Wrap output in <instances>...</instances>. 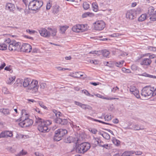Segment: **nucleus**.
<instances>
[{"instance_id": "1", "label": "nucleus", "mask_w": 156, "mask_h": 156, "mask_svg": "<svg viewBox=\"0 0 156 156\" xmlns=\"http://www.w3.org/2000/svg\"><path fill=\"white\" fill-rule=\"evenodd\" d=\"M35 122L37 125L38 130L41 132H48V126L51 124V121H45L39 117L36 118Z\"/></svg>"}, {"instance_id": "2", "label": "nucleus", "mask_w": 156, "mask_h": 156, "mask_svg": "<svg viewBox=\"0 0 156 156\" xmlns=\"http://www.w3.org/2000/svg\"><path fill=\"white\" fill-rule=\"evenodd\" d=\"M90 147V144L88 142H83L76 144V151L79 154H84L89 150Z\"/></svg>"}, {"instance_id": "3", "label": "nucleus", "mask_w": 156, "mask_h": 156, "mask_svg": "<svg viewBox=\"0 0 156 156\" xmlns=\"http://www.w3.org/2000/svg\"><path fill=\"white\" fill-rule=\"evenodd\" d=\"M89 28V26L87 24H78L73 26L72 28V30L75 33H80L85 32Z\"/></svg>"}, {"instance_id": "4", "label": "nucleus", "mask_w": 156, "mask_h": 156, "mask_svg": "<svg viewBox=\"0 0 156 156\" xmlns=\"http://www.w3.org/2000/svg\"><path fill=\"white\" fill-rule=\"evenodd\" d=\"M43 4V2L41 1L32 0L29 2L28 7L30 10L36 11L40 9Z\"/></svg>"}, {"instance_id": "5", "label": "nucleus", "mask_w": 156, "mask_h": 156, "mask_svg": "<svg viewBox=\"0 0 156 156\" xmlns=\"http://www.w3.org/2000/svg\"><path fill=\"white\" fill-rule=\"evenodd\" d=\"M106 24L102 20H98L93 23V29L97 31H100L103 30L105 27Z\"/></svg>"}, {"instance_id": "6", "label": "nucleus", "mask_w": 156, "mask_h": 156, "mask_svg": "<svg viewBox=\"0 0 156 156\" xmlns=\"http://www.w3.org/2000/svg\"><path fill=\"white\" fill-rule=\"evenodd\" d=\"M22 120L19 123V125L22 127H27L32 125L33 123V120L29 118L26 117L24 119H18L15 120L16 122H19Z\"/></svg>"}, {"instance_id": "7", "label": "nucleus", "mask_w": 156, "mask_h": 156, "mask_svg": "<svg viewBox=\"0 0 156 156\" xmlns=\"http://www.w3.org/2000/svg\"><path fill=\"white\" fill-rule=\"evenodd\" d=\"M67 133V131L66 129H58L55 132L54 139L55 141H59L61 140Z\"/></svg>"}, {"instance_id": "8", "label": "nucleus", "mask_w": 156, "mask_h": 156, "mask_svg": "<svg viewBox=\"0 0 156 156\" xmlns=\"http://www.w3.org/2000/svg\"><path fill=\"white\" fill-rule=\"evenodd\" d=\"M38 83L37 80L35 79L32 80L27 90H31L33 93H37L39 88Z\"/></svg>"}, {"instance_id": "9", "label": "nucleus", "mask_w": 156, "mask_h": 156, "mask_svg": "<svg viewBox=\"0 0 156 156\" xmlns=\"http://www.w3.org/2000/svg\"><path fill=\"white\" fill-rule=\"evenodd\" d=\"M154 87H146L143 88L141 93V96L147 97L151 95H154Z\"/></svg>"}, {"instance_id": "10", "label": "nucleus", "mask_w": 156, "mask_h": 156, "mask_svg": "<svg viewBox=\"0 0 156 156\" xmlns=\"http://www.w3.org/2000/svg\"><path fill=\"white\" fill-rule=\"evenodd\" d=\"M20 43L13 40L10 42L8 46L9 50L11 51H19Z\"/></svg>"}, {"instance_id": "11", "label": "nucleus", "mask_w": 156, "mask_h": 156, "mask_svg": "<svg viewBox=\"0 0 156 156\" xmlns=\"http://www.w3.org/2000/svg\"><path fill=\"white\" fill-rule=\"evenodd\" d=\"M32 49V46L30 45L27 43L23 44L20 48L19 51L27 53H30Z\"/></svg>"}, {"instance_id": "12", "label": "nucleus", "mask_w": 156, "mask_h": 156, "mask_svg": "<svg viewBox=\"0 0 156 156\" xmlns=\"http://www.w3.org/2000/svg\"><path fill=\"white\" fill-rule=\"evenodd\" d=\"M13 136V132L10 131H3L0 133V138H7L12 137Z\"/></svg>"}, {"instance_id": "13", "label": "nucleus", "mask_w": 156, "mask_h": 156, "mask_svg": "<svg viewBox=\"0 0 156 156\" xmlns=\"http://www.w3.org/2000/svg\"><path fill=\"white\" fill-rule=\"evenodd\" d=\"M136 12L134 10H128L126 14V18L130 20L133 19L136 16Z\"/></svg>"}, {"instance_id": "14", "label": "nucleus", "mask_w": 156, "mask_h": 156, "mask_svg": "<svg viewBox=\"0 0 156 156\" xmlns=\"http://www.w3.org/2000/svg\"><path fill=\"white\" fill-rule=\"evenodd\" d=\"M152 62V60L147 58H145L140 59V65L146 66H148L150 65Z\"/></svg>"}, {"instance_id": "15", "label": "nucleus", "mask_w": 156, "mask_h": 156, "mask_svg": "<svg viewBox=\"0 0 156 156\" xmlns=\"http://www.w3.org/2000/svg\"><path fill=\"white\" fill-rule=\"evenodd\" d=\"M69 76L75 78H80L81 77L84 76L83 78V79L86 78V75L83 73L80 72H74L69 75Z\"/></svg>"}, {"instance_id": "16", "label": "nucleus", "mask_w": 156, "mask_h": 156, "mask_svg": "<svg viewBox=\"0 0 156 156\" xmlns=\"http://www.w3.org/2000/svg\"><path fill=\"white\" fill-rule=\"evenodd\" d=\"M40 35L44 37H49L50 36V33L45 28H41L39 30Z\"/></svg>"}, {"instance_id": "17", "label": "nucleus", "mask_w": 156, "mask_h": 156, "mask_svg": "<svg viewBox=\"0 0 156 156\" xmlns=\"http://www.w3.org/2000/svg\"><path fill=\"white\" fill-rule=\"evenodd\" d=\"M15 6L14 4L12 3H7L5 6V9L10 12H13L15 10Z\"/></svg>"}, {"instance_id": "18", "label": "nucleus", "mask_w": 156, "mask_h": 156, "mask_svg": "<svg viewBox=\"0 0 156 156\" xmlns=\"http://www.w3.org/2000/svg\"><path fill=\"white\" fill-rule=\"evenodd\" d=\"M31 80L30 78H25L23 82V87L28 89Z\"/></svg>"}, {"instance_id": "19", "label": "nucleus", "mask_w": 156, "mask_h": 156, "mask_svg": "<svg viewBox=\"0 0 156 156\" xmlns=\"http://www.w3.org/2000/svg\"><path fill=\"white\" fill-rule=\"evenodd\" d=\"M21 117L20 119H24L26 117H29L30 115L27 110L25 109H22L21 112Z\"/></svg>"}, {"instance_id": "20", "label": "nucleus", "mask_w": 156, "mask_h": 156, "mask_svg": "<svg viewBox=\"0 0 156 156\" xmlns=\"http://www.w3.org/2000/svg\"><path fill=\"white\" fill-rule=\"evenodd\" d=\"M48 30H49V32L50 33V35L52 36H55L56 35L57 32V29L56 28H48Z\"/></svg>"}, {"instance_id": "21", "label": "nucleus", "mask_w": 156, "mask_h": 156, "mask_svg": "<svg viewBox=\"0 0 156 156\" xmlns=\"http://www.w3.org/2000/svg\"><path fill=\"white\" fill-rule=\"evenodd\" d=\"M60 32L62 34H64L66 31L69 28L68 25L61 26H59Z\"/></svg>"}, {"instance_id": "22", "label": "nucleus", "mask_w": 156, "mask_h": 156, "mask_svg": "<svg viewBox=\"0 0 156 156\" xmlns=\"http://www.w3.org/2000/svg\"><path fill=\"white\" fill-rule=\"evenodd\" d=\"M147 18V15L146 14H142L138 18V20L139 21H143L146 20Z\"/></svg>"}, {"instance_id": "23", "label": "nucleus", "mask_w": 156, "mask_h": 156, "mask_svg": "<svg viewBox=\"0 0 156 156\" xmlns=\"http://www.w3.org/2000/svg\"><path fill=\"white\" fill-rule=\"evenodd\" d=\"M97 96L103 99H104L107 100H114L115 99H118V98H107L106 97H105L104 96L101 95L100 94H98L97 95Z\"/></svg>"}, {"instance_id": "24", "label": "nucleus", "mask_w": 156, "mask_h": 156, "mask_svg": "<svg viewBox=\"0 0 156 156\" xmlns=\"http://www.w3.org/2000/svg\"><path fill=\"white\" fill-rule=\"evenodd\" d=\"M59 10L60 6L56 5L53 6V12L55 13H57L59 12Z\"/></svg>"}, {"instance_id": "25", "label": "nucleus", "mask_w": 156, "mask_h": 156, "mask_svg": "<svg viewBox=\"0 0 156 156\" xmlns=\"http://www.w3.org/2000/svg\"><path fill=\"white\" fill-rule=\"evenodd\" d=\"M99 138H94L92 141V144L94 147H96L98 144Z\"/></svg>"}, {"instance_id": "26", "label": "nucleus", "mask_w": 156, "mask_h": 156, "mask_svg": "<svg viewBox=\"0 0 156 156\" xmlns=\"http://www.w3.org/2000/svg\"><path fill=\"white\" fill-rule=\"evenodd\" d=\"M92 8L94 11L97 12L98 10V7L97 3L96 2H94L92 3Z\"/></svg>"}, {"instance_id": "27", "label": "nucleus", "mask_w": 156, "mask_h": 156, "mask_svg": "<svg viewBox=\"0 0 156 156\" xmlns=\"http://www.w3.org/2000/svg\"><path fill=\"white\" fill-rule=\"evenodd\" d=\"M15 79L16 77L15 76H10L7 82L9 84H11L15 81Z\"/></svg>"}, {"instance_id": "28", "label": "nucleus", "mask_w": 156, "mask_h": 156, "mask_svg": "<svg viewBox=\"0 0 156 156\" xmlns=\"http://www.w3.org/2000/svg\"><path fill=\"white\" fill-rule=\"evenodd\" d=\"M154 12H156V11H154V7L151 6L148 8V14L149 16L154 13Z\"/></svg>"}, {"instance_id": "29", "label": "nucleus", "mask_w": 156, "mask_h": 156, "mask_svg": "<svg viewBox=\"0 0 156 156\" xmlns=\"http://www.w3.org/2000/svg\"><path fill=\"white\" fill-rule=\"evenodd\" d=\"M66 121V120L64 119L62 120L59 117H57L55 119V122L56 123L58 124H61L62 125L64 124L63 122Z\"/></svg>"}, {"instance_id": "30", "label": "nucleus", "mask_w": 156, "mask_h": 156, "mask_svg": "<svg viewBox=\"0 0 156 156\" xmlns=\"http://www.w3.org/2000/svg\"><path fill=\"white\" fill-rule=\"evenodd\" d=\"M150 19L151 21H155L156 20V12L149 15Z\"/></svg>"}, {"instance_id": "31", "label": "nucleus", "mask_w": 156, "mask_h": 156, "mask_svg": "<svg viewBox=\"0 0 156 156\" xmlns=\"http://www.w3.org/2000/svg\"><path fill=\"white\" fill-rule=\"evenodd\" d=\"M103 55L105 57H107L109 55L110 52L106 50H104L101 51Z\"/></svg>"}, {"instance_id": "32", "label": "nucleus", "mask_w": 156, "mask_h": 156, "mask_svg": "<svg viewBox=\"0 0 156 156\" xmlns=\"http://www.w3.org/2000/svg\"><path fill=\"white\" fill-rule=\"evenodd\" d=\"M7 45L5 44H0V50H5L7 49Z\"/></svg>"}, {"instance_id": "33", "label": "nucleus", "mask_w": 156, "mask_h": 156, "mask_svg": "<svg viewBox=\"0 0 156 156\" xmlns=\"http://www.w3.org/2000/svg\"><path fill=\"white\" fill-rule=\"evenodd\" d=\"M132 93V94H133L137 98H140L139 92L138 89L136 90H135L134 92H133Z\"/></svg>"}, {"instance_id": "34", "label": "nucleus", "mask_w": 156, "mask_h": 156, "mask_svg": "<svg viewBox=\"0 0 156 156\" xmlns=\"http://www.w3.org/2000/svg\"><path fill=\"white\" fill-rule=\"evenodd\" d=\"M83 7L85 10H87L90 8V4L88 2H84L83 4Z\"/></svg>"}, {"instance_id": "35", "label": "nucleus", "mask_w": 156, "mask_h": 156, "mask_svg": "<svg viewBox=\"0 0 156 156\" xmlns=\"http://www.w3.org/2000/svg\"><path fill=\"white\" fill-rule=\"evenodd\" d=\"M124 62V61L122 60L119 62H116L115 63V65L117 67H121L123 66V64Z\"/></svg>"}, {"instance_id": "36", "label": "nucleus", "mask_w": 156, "mask_h": 156, "mask_svg": "<svg viewBox=\"0 0 156 156\" xmlns=\"http://www.w3.org/2000/svg\"><path fill=\"white\" fill-rule=\"evenodd\" d=\"M81 107L84 109H88L90 110L92 108V107L89 105L83 104H82Z\"/></svg>"}, {"instance_id": "37", "label": "nucleus", "mask_w": 156, "mask_h": 156, "mask_svg": "<svg viewBox=\"0 0 156 156\" xmlns=\"http://www.w3.org/2000/svg\"><path fill=\"white\" fill-rule=\"evenodd\" d=\"M112 142L116 146H118L120 144V143L119 140L115 138L113 139L112 140Z\"/></svg>"}, {"instance_id": "38", "label": "nucleus", "mask_w": 156, "mask_h": 156, "mask_svg": "<svg viewBox=\"0 0 156 156\" xmlns=\"http://www.w3.org/2000/svg\"><path fill=\"white\" fill-rule=\"evenodd\" d=\"M5 70H6L7 71H9L10 72V73H12L13 72V70L12 69V66H6L5 68Z\"/></svg>"}, {"instance_id": "39", "label": "nucleus", "mask_w": 156, "mask_h": 156, "mask_svg": "<svg viewBox=\"0 0 156 156\" xmlns=\"http://www.w3.org/2000/svg\"><path fill=\"white\" fill-rule=\"evenodd\" d=\"M92 15V13L89 12H85L82 15V17L83 18H86L88 16H90Z\"/></svg>"}, {"instance_id": "40", "label": "nucleus", "mask_w": 156, "mask_h": 156, "mask_svg": "<svg viewBox=\"0 0 156 156\" xmlns=\"http://www.w3.org/2000/svg\"><path fill=\"white\" fill-rule=\"evenodd\" d=\"M1 110L2 112L5 115H8L9 113V110L8 109L4 108L2 109Z\"/></svg>"}, {"instance_id": "41", "label": "nucleus", "mask_w": 156, "mask_h": 156, "mask_svg": "<svg viewBox=\"0 0 156 156\" xmlns=\"http://www.w3.org/2000/svg\"><path fill=\"white\" fill-rule=\"evenodd\" d=\"M87 118L89 119H91V120H92V121H94L98 122L100 123H101L103 124H105V122H103V121H102L99 120L95 119H93V118H91L89 117H87Z\"/></svg>"}, {"instance_id": "42", "label": "nucleus", "mask_w": 156, "mask_h": 156, "mask_svg": "<svg viewBox=\"0 0 156 156\" xmlns=\"http://www.w3.org/2000/svg\"><path fill=\"white\" fill-rule=\"evenodd\" d=\"M122 70L123 72L126 73H130L131 71L129 69H126L124 67H123L122 69Z\"/></svg>"}, {"instance_id": "43", "label": "nucleus", "mask_w": 156, "mask_h": 156, "mask_svg": "<svg viewBox=\"0 0 156 156\" xmlns=\"http://www.w3.org/2000/svg\"><path fill=\"white\" fill-rule=\"evenodd\" d=\"M2 92L5 94H9L10 93L8 89L5 87H3L2 89Z\"/></svg>"}, {"instance_id": "44", "label": "nucleus", "mask_w": 156, "mask_h": 156, "mask_svg": "<svg viewBox=\"0 0 156 156\" xmlns=\"http://www.w3.org/2000/svg\"><path fill=\"white\" fill-rule=\"evenodd\" d=\"M135 151H131L129 152H126L124 153L123 154L124 155H129V154H135Z\"/></svg>"}, {"instance_id": "45", "label": "nucleus", "mask_w": 156, "mask_h": 156, "mask_svg": "<svg viewBox=\"0 0 156 156\" xmlns=\"http://www.w3.org/2000/svg\"><path fill=\"white\" fill-rule=\"evenodd\" d=\"M121 35H122L119 33H114L110 35V36L112 37H118Z\"/></svg>"}, {"instance_id": "46", "label": "nucleus", "mask_w": 156, "mask_h": 156, "mask_svg": "<svg viewBox=\"0 0 156 156\" xmlns=\"http://www.w3.org/2000/svg\"><path fill=\"white\" fill-rule=\"evenodd\" d=\"M101 52L100 51H90V53L92 54H95L97 55H99Z\"/></svg>"}, {"instance_id": "47", "label": "nucleus", "mask_w": 156, "mask_h": 156, "mask_svg": "<svg viewBox=\"0 0 156 156\" xmlns=\"http://www.w3.org/2000/svg\"><path fill=\"white\" fill-rule=\"evenodd\" d=\"M112 118V115H106L105 117V119L106 120L109 121Z\"/></svg>"}, {"instance_id": "48", "label": "nucleus", "mask_w": 156, "mask_h": 156, "mask_svg": "<svg viewBox=\"0 0 156 156\" xmlns=\"http://www.w3.org/2000/svg\"><path fill=\"white\" fill-rule=\"evenodd\" d=\"M138 89H137L134 86H131L130 89V91L132 93L134 92L135 90H136Z\"/></svg>"}, {"instance_id": "49", "label": "nucleus", "mask_w": 156, "mask_h": 156, "mask_svg": "<svg viewBox=\"0 0 156 156\" xmlns=\"http://www.w3.org/2000/svg\"><path fill=\"white\" fill-rule=\"evenodd\" d=\"M56 68L57 69H58L59 70H68L69 69L68 68H62L60 66H58L56 67Z\"/></svg>"}, {"instance_id": "50", "label": "nucleus", "mask_w": 156, "mask_h": 156, "mask_svg": "<svg viewBox=\"0 0 156 156\" xmlns=\"http://www.w3.org/2000/svg\"><path fill=\"white\" fill-rule=\"evenodd\" d=\"M51 6L52 4L50 2H48L47 4L46 7V9L47 10L51 8Z\"/></svg>"}, {"instance_id": "51", "label": "nucleus", "mask_w": 156, "mask_h": 156, "mask_svg": "<svg viewBox=\"0 0 156 156\" xmlns=\"http://www.w3.org/2000/svg\"><path fill=\"white\" fill-rule=\"evenodd\" d=\"M89 130L91 132L94 134H96L98 132L97 130L95 129H91Z\"/></svg>"}, {"instance_id": "52", "label": "nucleus", "mask_w": 156, "mask_h": 156, "mask_svg": "<svg viewBox=\"0 0 156 156\" xmlns=\"http://www.w3.org/2000/svg\"><path fill=\"white\" fill-rule=\"evenodd\" d=\"M27 151L23 150L20 154L17 155V156H20L21 155H25L27 154Z\"/></svg>"}, {"instance_id": "53", "label": "nucleus", "mask_w": 156, "mask_h": 156, "mask_svg": "<svg viewBox=\"0 0 156 156\" xmlns=\"http://www.w3.org/2000/svg\"><path fill=\"white\" fill-rule=\"evenodd\" d=\"M90 62L94 64H98L99 63V61L97 60H92L90 61Z\"/></svg>"}, {"instance_id": "54", "label": "nucleus", "mask_w": 156, "mask_h": 156, "mask_svg": "<svg viewBox=\"0 0 156 156\" xmlns=\"http://www.w3.org/2000/svg\"><path fill=\"white\" fill-rule=\"evenodd\" d=\"M119 90V88L117 87H114L112 89V91L114 93H115L117 90Z\"/></svg>"}, {"instance_id": "55", "label": "nucleus", "mask_w": 156, "mask_h": 156, "mask_svg": "<svg viewBox=\"0 0 156 156\" xmlns=\"http://www.w3.org/2000/svg\"><path fill=\"white\" fill-rule=\"evenodd\" d=\"M82 92L87 96H89L90 95L89 93L87 90H82Z\"/></svg>"}, {"instance_id": "56", "label": "nucleus", "mask_w": 156, "mask_h": 156, "mask_svg": "<svg viewBox=\"0 0 156 156\" xmlns=\"http://www.w3.org/2000/svg\"><path fill=\"white\" fill-rule=\"evenodd\" d=\"M39 104L40 105L42 108H44V109H47V107L44 105L43 103H42V102H40L39 103Z\"/></svg>"}, {"instance_id": "57", "label": "nucleus", "mask_w": 156, "mask_h": 156, "mask_svg": "<svg viewBox=\"0 0 156 156\" xmlns=\"http://www.w3.org/2000/svg\"><path fill=\"white\" fill-rule=\"evenodd\" d=\"M4 41L6 43L10 44L12 41L9 38H7L5 39Z\"/></svg>"}, {"instance_id": "58", "label": "nucleus", "mask_w": 156, "mask_h": 156, "mask_svg": "<svg viewBox=\"0 0 156 156\" xmlns=\"http://www.w3.org/2000/svg\"><path fill=\"white\" fill-rule=\"evenodd\" d=\"M142 154V152L140 151H136L135 152V154L137 155H141Z\"/></svg>"}, {"instance_id": "59", "label": "nucleus", "mask_w": 156, "mask_h": 156, "mask_svg": "<svg viewBox=\"0 0 156 156\" xmlns=\"http://www.w3.org/2000/svg\"><path fill=\"white\" fill-rule=\"evenodd\" d=\"M103 142L100 139H99L98 141V145L102 147L103 145Z\"/></svg>"}, {"instance_id": "60", "label": "nucleus", "mask_w": 156, "mask_h": 156, "mask_svg": "<svg viewBox=\"0 0 156 156\" xmlns=\"http://www.w3.org/2000/svg\"><path fill=\"white\" fill-rule=\"evenodd\" d=\"M46 84L44 83H41L40 85V88L42 89H44L46 86Z\"/></svg>"}, {"instance_id": "61", "label": "nucleus", "mask_w": 156, "mask_h": 156, "mask_svg": "<svg viewBox=\"0 0 156 156\" xmlns=\"http://www.w3.org/2000/svg\"><path fill=\"white\" fill-rule=\"evenodd\" d=\"M5 66L6 64L5 62L2 63L0 66V70L3 69Z\"/></svg>"}, {"instance_id": "62", "label": "nucleus", "mask_w": 156, "mask_h": 156, "mask_svg": "<svg viewBox=\"0 0 156 156\" xmlns=\"http://www.w3.org/2000/svg\"><path fill=\"white\" fill-rule=\"evenodd\" d=\"M156 57L155 55L152 54L149 55V58H148L150 59L151 60L152 59H153Z\"/></svg>"}, {"instance_id": "63", "label": "nucleus", "mask_w": 156, "mask_h": 156, "mask_svg": "<svg viewBox=\"0 0 156 156\" xmlns=\"http://www.w3.org/2000/svg\"><path fill=\"white\" fill-rule=\"evenodd\" d=\"M62 113L59 112H58L55 113V115L57 117H60L62 115Z\"/></svg>"}, {"instance_id": "64", "label": "nucleus", "mask_w": 156, "mask_h": 156, "mask_svg": "<svg viewBox=\"0 0 156 156\" xmlns=\"http://www.w3.org/2000/svg\"><path fill=\"white\" fill-rule=\"evenodd\" d=\"M35 154L36 156H44L43 154L38 152H35Z\"/></svg>"}]
</instances>
